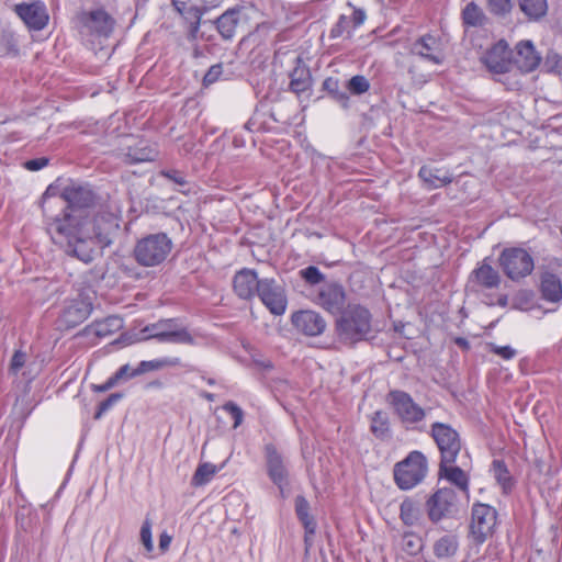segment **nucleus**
Returning <instances> with one entry per match:
<instances>
[{
    "mask_svg": "<svg viewBox=\"0 0 562 562\" xmlns=\"http://www.w3.org/2000/svg\"><path fill=\"white\" fill-rule=\"evenodd\" d=\"M61 199L70 212L47 223V232L55 245L65 254L86 263L93 260L95 249L108 247L120 228L121 210L102 211L94 216L82 210L95 203L97 195L88 183L70 181L61 189Z\"/></svg>",
    "mask_w": 562,
    "mask_h": 562,
    "instance_id": "1",
    "label": "nucleus"
},
{
    "mask_svg": "<svg viewBox=\"0 0 562 562\" xmlns=\"http://www.w3.org/2000/svg\"><path fill=\"white\" fill-rule=\"evenodd\" d=\"M172 249V240L166 233L149 234L135 244L133 256L136 262L150 268L162 263Z\"/></svg>",
    "mask_w": 562,
    "mask_h": 562,
    "instance_id": "2",
    "label": "nucleus"
},
{
    "mask_svg": "<svg viewBox=\"0 0 562 562\" xmlns=\"http://www.w3.org/2000/svg\"><path fill=\"white\" fill-rule=\"evenodd\" d=\"M336 330L339 339L347 344L364 339L371 330L370 312L360 305L350 307L337 319Z\"/></svg>",
    "mask_w": 562,
    "mask_h": 562,
    "instance_id": "3",
    "label": "nucleus"
},
{
    "mask_svg": "<svg viewBox=\"0 0 562 562\" xmlns=\"http://www.w3.org/2000/svg\"><path fill=\"white\" fill-rule=\"evenodd\" d=\"M510 50L505 41H499L483 56L482 60L486 68L494 75L505 77L498 81L507 86L508 89L514 90L519 87V81L516 80V72H514V64L510 59Z\"/></svg>",
    "mask_w": 562,
    "mask_h": 562,
    "instance_id": "4",
    "label": "nucleus"
},
{
    "mask_svg": "<svg viewBox=\"0 0 562 562\" xmlns=\"http://www.w3.org/2000/svg\"><path fill=\"white\" fill-rule=\"evenodd\" d=\"M142 333L145 340L155 339L158 342L195 345L193 335L177 318L160 319L145 326Z\"/></svg>",
    "mask_w": 562,
    "mask_h": 562,
    "instance_id": "5",
    "label": "nucleus"
},
{
    "mask_svg": "<svg viewBox=\"0 0 562 562\" xmlns=\"http://www.w3.org/2000/svg\"><path fill=\"white\" fill-rule=\"evenodd\" d=\"M498 263L504 274L514 282L530 276L535 269L533 257L521 247L504 248L499 254Z\"/></svg>",
    "mask_w": 562,
    "mask_h": 562,
    "instance_id": "6",
    "label": "nucleus"
},
{
    "mask_svg": "<svg viewBox=\"0 0 562 562\" xmlns=\"http://www.w3.org/2000/svg\"><path fill=\"white\" fill-rule=\"evenodd\" d=\"M427 473L426 457L419 451H412L403 461L394 467L396 485L404 491L419 484Z\"/></svg>",
    "mask_w": 562,
    "mask_h": 562,
    "instance_id": "7",
    "label": "nucleus"
},
{
    "mask_svg": "<svg viewBox=\"0 0 562 562\" xmlns=\"http://www.w3.org/2000/svg\"><path fill=\"white\" fill-rule=\"evenodd\" d=\"M425 509L429 521L435 525L456 517L459 512L457 493L451 487L438 488L426 499Z\"/></svg>",
    "mask_w": 562,
    "mask_h": 562,
    "instance_id": "8",
    "label": "nucleus"
},
{
    "mask_svg": "<svg viewBox=\"0 0 562 562\" xmlns=\"http://www.w3.org/2000/svg\"><path fill=\"white\" fill-rule=\"evenodd\" d=\"M430 436L440 451V460L456 462L461 450L459 432L449 424L436 422L431 425Z\"/></svg>",
    "mask_w": 562,
    "mask_h": 562,
    "instance_id": "9",
    "label": "nucleus"
},
{
    "mask_svg": "<svg viewBox=\"0 0 562 562\" xmlns=\"http://www.w3.org/2000/svg\"><path fill=\"white\" fill-rule=\"evenodd\" d=\"M386 401L392 406L400 420L407 426L415 425L426 417V411L404 391H390Z\"/></svg>",
    "mask_w": 562,
    "mask_h": 562,
    "instance_id": "10",
    "label": "nucleus"
},
{
    "mask_svg": "<svg viewBox=\"0 0 562 562\" xmlns=\"http://www.w3.org/2000/svg\"><path fill=\"white\" fill-rule=\"evenodd\" d=\"M496 509L487 504H474L472 507L471 533L477 543L492 536L496 526Z\"/></svg>",
    "mask_w": 562,
    "mask_h": 562,
    "instance_id": "11",
    "label": "nucleus"
},
{
    "mask_svg": "<svg viewBox=\"0 0 562 562\" xmlns=\"http://www.w3.org/2000/svg\"><path fill=\"white\" fill-rule=\"evenodd\" d=\"M257 295L272 314H284L288 305L285 290L274 279H261Z\"/></svg>",
    "mask_w": 562,
    "mask_h": 562,
    "instance_id": "12",
    "label": "nucleus"
},
{
    "mask_svg": "<svg viewBox=\"0 0 562 562\" xmlns=\"http://www.w3.org/2000/svg\"><path fill=\"white\" fill-rule=\"evenodd\" d=\"M501 282L498 271L485 259L470 273L467 288L474 293L485 294L487 291L497 289Z\"/></svg>",
    "mask_w": 562,
    "mask_h": 562,
    "instance_id": "13",
    "label": "nucleus"
},
{
    "mask_svg": "<svg viewBox=\"0 0 562 562\" xmlns=\"http://www.w3.org/2000/svg\"><path fill=\"white\" fill-rule=\"evenodd\" d=\"M313 302L331 314H339L346 303V292L341 284L328 282L321 285Z\"/></svg>",
    "mask_w": 562,
    "mask_h": 562,
    "instance_id": "14",
    "label": "nucleus"
},
{
    "mask_svg": "<svg viewBox=\"0 0 562 562\" xmlns=\"http://www.w3.org/2000/svg\"><path fill=\"white\" fill-rule=\"evenodd\" d=\"M14 11L30 30L41 31L49 20L46 5L40 0L16 4Z\"/></svg>",
    "mask_w": 562,
    "mask_h": 562,
    "instance_id": "15",
    "label": "nucleus"
},
{
    "mask_svg": "<svg viewBox=\"0 0 562 562\" xmlns=\"http://www.w3.org/2000/svg\"><path fill=\"white\" fill-rule=\"evenodd\" d=\"M293 326L305 336H319L326 328L323 316L311 310L299 311L292 315Z\"/></svg>",
    "mask_w": 562,
    "mask_h": 562,
    "instance_id": "16",
    "label": "nucleus"
},
{
    "mask_svg": "<svg viewBox=\"0 0 562 562\" xmlns=\"http://www.w3.org/2000/svg\"><path fill=\"white\" fill-rule=\"evenodd\" d=\"M266 458L268 475L271 481L279 487L281 494H283L284 488L289 485V474L283 463V459L276 447L272 445L266 446Z\"/></svg>",
    "mask_w": 562,
    "mask_h": 562,
    "instance_id": "17",
    "label": "nucleus"
},
{
    "mask_svg": "<svg viewBox=\"0 0 562 562\" xmlns=\"http://www.w3.org/2000/svg\"><path fill=\"white\" fill-rule=\"evenodd\" d=\"M260 280L255 270L244 268L236 272L233 279V288L238 297L249 300L258 293Z\"/></svg>",
    "mask_w": 562,
    "mask_h": 562,
    "instance_id": "18",
    "label": "nucleus"
},
{
    "mask_svg": "<svg viewBox=\"0 0 562 562\" xmlns=\"http://www.w3.org/2000/svg\"><path fill=\"white\" fill-rule=\"evenodd\" d=\"M157 151L143 139H132V144L120 153V158L126 165H134L155 159Z\"/></svg>",
    "mask_w": 562,
    "mask_h": 562,
    "instance_id": "19",
    "label": "nucleus"
},
{
    "mask_svg": "<svg viewBox=\"0 0 562 562\" xmlns=\"http://www.w3.org/2000/svg\"><path fill=\"white\" fill-rule=\"evenodd\" d=\"M540 294L546 302L560 305L562 303V281L561 278L551 272L543 270L540 273Z\"/></svg>",
    "mask_w": 562,
    "mask_h": 562,
    "instance_id": "20",
    "label": "nucleus"
},
{
    "mask_svg": "<svg viewBox=\"0 0 562 562\" xmlns=\"http://www.w3.org/2000/svg\"><path fill=\"white\" fill-rule=\"evenodd\" d=\"M411 50L434 65H440L443 61V55L439 49V41L430 34H426L415 41Z\"/></svg>",
    "mask_w": 562,
    "mask_h": 562,
    "instance_id": "21",
    "label": "nucleus"
},
{
    "mask_svg": "<svg viewBox=\"0 0 562 562\" xmlns=\"http://www.w3.org/2000/svg\"><path fill=\"white\" fill-rule=\"evenodd\" d=\"M541 57L535 49L533 44L530 41H522L516 46V57L513 61L521 72L533 71L540 64Z\"/></svg>",
    "mask_w": 562,
    "mask_h": 562,
    "instance_id": "22",
    "label": "nucleus"
},
{
    "mask_svg": "<svg viewBox=\"0 0 562 562\" xmlns=\"http://www.w3.org/2000/svg\"><path fill=\"white\" fill-rule=\"evenodd\" d=\"M439 475L458 487L464 497L469 499L470 479L465 471L454 465V462H443V460H440Z\"/></svg>",
    "mask_w": 562,
    "mask_h": 562,
    "instance_id": "23",
    "label": "nucleus"
},
{
    "mask_svg": "<svg viewBox=\"0 0 562 562\" xmlns=\"http://www.w3.org/2000/svg\"><path fill=\"white\" fill-rule=\"evenodd\" d=\"M114 19L103 9L89 12L85 16V25L91 33L108 37L113 29Z\"/></svg>",
    "mask_w": 562,
    "mask_h": 562,
    "instance_id": "24",
    "label": "nucleus"
},
{
    "mask_svg": "<svg viewBox=\"0 0 562 562\" xmlns=\"http://www.w3.org/2000/svg\"><path fill=\"white\" fill-rule=\"evenodd\" d=\"M92 312V305L85 300L72 301L63 312V321L68 326L82 323Z\"/></svg>",
    "mask_w": 562,
    "mask_h": 562,
    "instance_id": "25",
    "label": "nucleus"
},
{
    "mask_svg": "<svg viewBox=\"0 0 562 562\" xmlns=\"http://www.w3.org/2000/svg\"><path fill=\"white\" fill-rule=\"evenodd\" d=\"M418 177L428 189L441 188L452 182V176L448 171L442 172L440 169H432L427 166L419 169Z\"/></svg>",
    "mask_w": 562,
    "mask_h": 562,
    "instance_id": "26",
    "label": "nucleus"
},
{
    "mask_svg": "<svg viewBox=\"0 0 562 562\" xmlns=\"http://www.w3.org/2000/svg\"><path fill=\"white\" fill-rule=\"evenodd\" d=\"M240 10L232 8L226 10L216 20L217 30L224 40H232L235 36L236 27L238 25Z\"/></svg>",
    "mask_w": 562,
    "mask_h": 562,
    "instance_id": "27",
    "label": "nucleus"
},
{
    "mask_svg": "<svg viewBox=\"0 0 562 562\" xmlns=\"http://www.w3.org/2000/svg\"><path fill=\"white\" fill-rule=\"evenodd\" d=\"M459 550V539L453 533H447L434 542L432 551L437 559H450Z\"/></svg>",
    "mask_w": 562,
    "mask_h": 562,
    "instance_id": "28",
    "label": "nucleus"
},
{
    "mask_svg": "<svg viewBox=\"0 0 562 562\" xmlns=\"http://www.w3.org/2000/svg\"><path fill=\"white\" fill-rule=\"evenodd\" d=\"M181 364L180 358H161L154 360H144L130 373L131 378L147 373L149 371H157L168 367H178Z\"/></svg>",
    "mask_w": 562,
    "mask_h": 562,
    "instance_id": "29",
    "label": "nucleus"
},
{
    "mask_svg": "<svg viewBox=\"0 0 562 562\" xmlns=\"http://www.w3.org/2000/svg\"><path fill=\"white\" fill-rule=\"evenodd\" d=\"M400 518L405 526L418 525L422 520V509L418 502L406 497L400 505Z\"/></svg>",
    "mask_w": 562,
    "mask_h": 562,
    "instance_id": "30",
    "label": "nucleus"
},
{
    "mask_svg": "<svg viewBox=\"0 0 562 562\" xmlns=\"http://www.w3.org/2000/svg\"><path fill=\"white\" fill-rule=\"evenodd\" d=\"M297 66L291 72L290 89L295 93H301L310 89L311 75L307 68L301 66V58H296Z\"/></svg>",
    "mask_w": 562,
    "mask_h": 562,
    "instance_id": "31",
    "label": "nucleus"
},
{
    "mask_svg": "<svg viewBox=\"0 0 562 562\" xmlns=\"http://www.w3.org/2000/svg\"><path fill=\"white\" fill-rule=\"evenodd\" d=\"M520 10L530 19L539 20L547 14V0H519Z\"/></svg>",
    "mask_w": 562,
    "mask_h": 562,
    "instance_id": "32",
    "label": "nucleus"
},
{
    "mask_svg": "<svg viewBox=\"0 0 562 562\" xmlns=\"http://www.w3.org/2000/svg\"><path fill=\"white\" fill-rule=\"evenodd\" d=\"M492 472L503 492H510L514 486V482L506 464L501 460H494L492 463Z\"/></svg>",
    "mask_w": 562,
    "mask_h": 562,
    "instance_id": "33",
    "label": "nucleus"
},
{
    "mask_svg": "<svg viewBox=\"0 0 562 562\" xmlns=\"http://www.w3.org/2000/svg\"><path fill=\"white\" fill-rule=\"evenodd\" d=\"M463 23L469 26H481L484 23L485 14L474 2H470L462 11Z\"/></svg>",
    "mask_w": 562,
    "mask_h": 562,
    "instance_id": "34",
    "label": "nucleus"
},
{
    "mask_svg": "<svg viewBox=\"0 0 562 562\" xmlns=\"http://www.w3.org/2000/svg\"><path fill=\"white\" fill-rule=\"evenodd\" d=\"M218 469L216 465L209 462L202 463L196 468L192 476L191 484L193 486L205 485L213 479Z\"/></svg>",
    "mask_w": 562,
    "mask_h": 562,
    "instance_id": "35",
    "label": "nucleus"
},
{
    "mask_svg": "<svg viewBox=\"0 0 562 562\" xmlns=\"http://www.w3.org/2000/svg\"><path fill=\"white\" fill-rule=\"evenodd\" d=\"M370 429L372 434L380 439L387 437L390 431V423L386 413L378 411L371 417Z\"/></svg>",
    "mask_w": 562,
    "mask_h": 562,
    "instance_id": "36",
    "label": "nucleus"
},
{
    "mask_svg": "<svg viewBox=\"0 0 562 562\" xmlns=\"http://www.w3.org/2000/svg\"><path fill=\"white\" fill-rule=\"evenodd\" d=\"M122 327V319L116 316H110L103 321L97 322L93 325L94 333L99 337H105L116 331Z\"/></svg>",
    "mask_w": 562,
    "mask_h": 562,
    "instance_id": "37",
    "label": "nucleus"
},
{
    "mask_svg": "<svg viewBox=\"0 0 562 562\" xmlns=\"http://www.w3.org/2000/svg\"><path fill=\"white\" fill-rule=\"evenodd\" d=\"M299 273L310 285H317L325 281V274L315 266H308L300 270Z\"/></svg>",
    "mask_w": 562,
    "mask_h": 562,
    "instance_id": "38",
    "label": "nucleus"
},
{
    "mask_svg": "<svg viewBox=\"0 0 562 562\" xmlns=\"http://www.w3.org/2000/svg\"><path fill=\"white\" fill-rule=\"evenodd\" d=\"M347 88L351 93L359 95L370 89V82L364 76L357 75L350 78Z\"/></svg>",
    "mask_w": 562,
    "mask_h": 562,
    "instance_id": "39",
    "label": "nucleus"
},
{
    "mask_svg": "<svg viewBox=\"0 0 562 562\" xmlns=\"http://www.w3.org/2000/svg\"><path fill=\"white\" fill-rule=\"evenodd\" d=\"M488 10L496 15H505L512 10V0H487Z\"/></svg>",
    "mask_w": 562,
    "mask_h": 562,
    "instance_id": "40",
    "label": "nucleus"
},
{
    "mask_svg": "<svg viewBox=\"0 0 562 562\" xmlns=\"http://www.w3.org/2000/svg\"><path fill=\"white\" fill-rule=\"evenodd\" d=\"M140 541L144 544L147 552L154 550V542L151 537V521L146 518L140 528Z\"/></svg>",
    "mask_w": 562,
    "mask_h": 562,
    "instance_id": "41",
    "label": "nucleus"
},
{
    "mask_svg": "<svg viewBox=\"0 0 562 562\" xmlns=\"http://www.w3.org/2000/svg\"><path fill=\"white\" fill-rule=\"evenodd\" d=\"M223 409L226 411L234 419V428L241 425L244 419L243 409L234 402H227L223 405Z\"/></svg>",
    "mask_w": 562,
    "mask_h": 562,
    "instance_id": "42",
    "label": "nucleus"
},
{
    "mask_svg": "<svg viewBox=\"0 0 562 562\" xmlns=\"http://www.w3.org/2000/svg\"><path fill=\"white\" fill-rule=\"evenodd\" d=\"M123 397L121 393H112L106 400L100 403L98 411L94 414L95 419H100L102 415L108 412L115 403Z\"/></svg>",
    "mask_w": 562,
    "mask_h": 562,
    "instance_id": "43",
    "label": "nucleus"
},
{
    "mask_svg": "<svg viewBox=\"0 0 562 562\" xmlns=\"http://www.w3.org/2000/svg\"><path fill=\"white\" fill-rule=\"evenodd\" d=\"M422 548L420 539L412 533H405L404 536V549L409 554H415Z\"/></svg>",
    "mask_w": 562,
    "mask_h": 562,
    "instance_id": "44",
    "label": "nucleus"
},
{
    "mask_svg": "<svg viewBox=\"0 0 562 562\" xmlns=\"http://www.w3.org/2000/svg\"><path fill=\"white\" fill-rule=\"evenodd\" d=\"M222 72H223L222 64H216V65L211 66L203 78V85L209 86V85L214 83L215 81L218 80Z\"/></svg>",
    "mask_w": 562,
    "mask_h": 562,
    "instance_id": "45",
    "label": "nucleus"
},
{
    "mask_svg": "<svg viewBox=\"0 0 562 562\" xmlns=\"http://www.w3.org/2000/svg\"><path fill=\"white\" fill-rule=\"evenodd\" d=\"M299 520L302 522L305 530V541L308 540L310 537L314 536L316 531V521L313 516L308 514L299 517Z\"/></svg>",
    "mask_w": 562,
    "mask_h": 562,
    "instance_id": "46",
    "label": "nucleus"
},
{
    "mask_svg": "<svg viewBox=\"0 0 562 562\" xmlns=\"http://www.w3.org/2000/svg\"><path fill=\"white\" fill-rule=\"evenodd\" d=\"M491 351L505 360H510L516 356V350L510 346H497L491 344Z\"/></svg>",
    "mask_w": 562,
    "mask_h": 562,
    "instance_id": "47",
    "label": "nucleus"
},
{
    "mask_svg": "<svg viewBox=\"0 0 562 562\" xmlns=\"http://www.w3.org/2000/svg\"><path fill=\"white\" fill-rule=\"evenodd\" d=\"M348 25V19L346 15H340L336 24L330 30V37L337 38L344 34Z\"/></svg>",
    "mask_w": 562,
    "mask_h": 562,
    "instance_id": "48",
    "label": "nucleus"
},
{
    "mask_svg": "<svg viewBox=\"0 0 562 562\" xmlns=\"http://www.w3.org/2000/svg\"><path fill=\"white\" fill-rule=\"evenodd\" d=\"M160 175L178 186L187 184L186 177L178 170H161Z\"/></svg>",
    "mask_w": 562,
    "mask_h": 562,
    "instance_id": "49",
    "label": "nucleus"
},
{
    "mask_svg": "<svg viewBox=\"0 0 562 562\" xmlns=\"http://www.w3.org/2000/svg\"><path fill=\"white\" fill-rule=\"evenodd\" d=\"M26 355L20 350L15 351L10 363V370L13 373H18L21 368L25 364Z\"/></svg>",
    "mask_w": 562,
    "mask_h": 562,
    "instance_id": "50",
    "label": "nucleus"
},
{
    "mask_svg": "<svg viewBox=\"0 0 562 562\" xmlns=\"http://www.w3.org/2000/svg\"><path fill=\"white\" fill-rule=\"evenodd\" d=\"M295 513L297 518L310 513V504L304 496L295 497Z\"/></svg>",
    "mask_w": 562,
    "mask_h": 562,
    "instance_id": "51",
    "label": "nucleus"
},
{
    "mask_svg": "<svg viewBox=\"0 0 562 562\" xmlns=\"http://www.w3.org/2000/svg\"><path fill=\"white\" fill-rule=\"evenodd\" d=\"M48 165V159L45 157H40L35 159L27 160L25 162V168L31 171H37Z\"/></svg>",
    "mask_w": 562,
    "mask_h": 562,
    "instance_id": "52",
    "label": "nucleus"
},
{
    "mask_svg": "<svg viewBox=\"0 0 562 562\" xmlns=\"http://www.w3.org/2000/svg\"><path fill=\"white\" fill-rule=\"evenodd\" d=\"M366 19H367V14H366L364 10H362V9H355L353 10L352 22H353V25L356 27L360 26L361 24H363Z\"/></svg>",
    "mask_w": 562,
    "mask_h": 562,
    "instance_id": "53",
    "label": "nucleus"
},
{
    "mask_svg": "<svg viewBox=\"0 0 562 562\" xmlns=\"http://www.w3.org/2000/svg\"><path fill=\"white\" fill-rule=\"evenodd\" d=\"M193 16H194L195 21L191 24V30L189 33V37L191 40H194L196 37V34H198L199 27H200V13L198 10H193Z\"/></svg>",
    "mask_w": 562,
    "mask_h": 562,
    "instance_id": "54",
    "label": "nucleus"
},
{
    "mask_svg": "<svg viewBox=\"0 0 562 562\" xmlns=\"http://www.w3.org/2000/svg\"><path fill=\"white\" fill-rule=\"evenodd\" d=\"M116 383H117V380L113 375V376L109 378L105 383H103L101 385H95L94 390L98 392H105V391L110 390L111 387H113Z\"/></svg>",
    "mask_w": 562,
    "mask_h": 562,
    "instance_id": "55",
    "label": "nucleus"
},
{
    "mask_svg": "<svg viewBox=\"0 0 562 562\" xmlns=\"http://www.w3.org/2000/svg\"><path fill=\"white\" fill-rule=\"evenodd\" d=\"M487 305H499V306H506L507 305V296L506 295H499L494 300L492 296H487V300L485 301Z\"/></svg>",
    "mask_w": 562,
    "mask_h": 562,
    "instance_id": "56",
    "label": "nucleus"
},
{
    "mask_svg": "<svg viewBox=\"0 0 562 562\" xmlns=\"http://www.w3.org/2000/svg\"><path fill=\"white\" fill-rule=\"evenodd\" d=\"M171 536H169L168 533L166 532H162L159 537V548L161 551H166L169 549L170 547V543H171Z\"/></svg>",
    "mask_w": 562,
    "mask_h": 562,
    "instance_id": "57",
    "label": "nucleus"
},
{
    "mask_svg": "<svg viewBox=\"0 0 562 562\" xmlns=\"http://www.w3.org/2000/svg\"><path fill=\"white\" fill-rule=\"evenodd\" d=\"M133 370H130V366L128 364H124L117 371L116 373L114 374V376L116 378V380H121L123 378H131L130 376V373L132 372Z\"/></svg>",
    "mask_w": 562,
    "mask_h": 562,
    "instance_id": "58",
    "label": "nucleus"
},
{
    "mask_svg": "<svg viewBox=\"0 0 562 562\" xmlns=\"http://www.w3.org/2000/svg\"><path fill=\"white\" fill-rule=\"evenodd\" d=\"M456 342H457V345H459L462 348H468L469 347V342L464 338H457Z\"/></svg>",
    "mask_w": 562,
    "mask_h": 562,
    "instance_id": "59",
    "label": "nucleus"
},
{
    "mask_svg": "<svg viewBox=\"0 0 562 562\" xmlns=\"http://www.w3.org/2000/svg\"><path fill=\"white\" fill-rule=\"evenodd\" d=\"M175 5H176L177 11L180 14H184V9H186V3L184 2L175 3Z\"/></svg>",
    "mask_w": 562,
    "mask_h": 562,
    "instance_id": "60",
    "label": "nucleus"
},
{
    "mask_svg": "<svg viewBox=\"0 0 562 562\" xmlns=\"http://www.w3.org/2000/svg\"><path fill=\"white\" fill-rule=\"evenodd\" d=\"M201 395L204 398H206L207 401H211V402L214 401V394H212V393L203 392Z\"/></svg>",
    "mask_w": 562,
    "mask_h": 562,
    "instance_id": "61",
    "label": "nucleus"
},
{
    "mask_svg": "<svg viewBox=\"0 0 562 562\" xmlns=\"http://www.w3.org/2000/svg\"><path fill=\"white\" fill-rule=\"evenodd\" d=\"M339 100L342 102L345 106L347 105L348 97L345 93L339 94Z\"/></svg>",
    "mask_w": 562,
    "mask_h": 562,
    "instance_id": "62",
    "label": "nucleus"
},
{
    "mask_svg": "<svg viewBox=\"0 0 562 562\" xmlns=\"http://www.w3.org/2000/svg\"><path fill=\"white\" fill-rule=\"evenodd\" d=\"M50 190H52V187H49V188L46 190L45 195H48V194H49V192H50Z\"/></svg>",
    "mask_w": 562,
    "mask_h": 562,
    "instance_id": "63",
    "label": "nucleus"
},
{
    "mask_svg": "<svg viewBox=\"0 0 562 562\" xmlns=\"http://www.w3.org/2000/svg\"><path fill=\"white\" fill-rule=\"evenodd\" d=\"M207 383H209V384H214V380H213V379H209V380H207Z\"/></svg>",
    "mask_w": 562,
    "mask_h": 562,
    "instance_id": "64",
    "label": "nucleus"
}]
</instances>
